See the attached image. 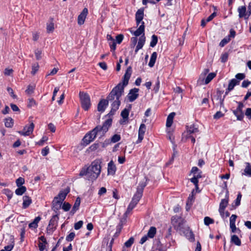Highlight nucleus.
<instances>
[{"mask_svg": "<svg viewBox=\"0 0 251 251\" xmlns=\"http://www.w3.org/2000/svg\"><path fill=\"white\" fill-rule=\"evenodd\" d=\"M242 198V194L240 192L237 195V198L235 200V206H238L240 204V201Z\"/></svg>", "mask_w": 251, "mask_h": 251, "instance_id": "nucleus-60", "label": "nucleus"}, {"mask_svg": "<svg viewBox=\"0 0 251 251\" xmlns=\"http://www.w3.org/2000/svg\"><path fill=\"white\" fill-rule=\"evenodd\" d=\"M160 87V81L159 80V77H157V81L156 82V84L153 88V91L155 93H157L159 91Z\"/></svg>", "mask_w": 251, "mask_h": 251, "instance_id": "nucleus-59", "label": "nucleus"}, {"mask_svg": "<svg viewBox=\"0 0 251 251\" xmlns=\"http://www.w3.org/2000/svg\"><path fill=\"white\" fill-rule=\"evenodd\" d=\"M214 222V220L209 217H205L204 219V224L206 226H209L210 224H213Z\"/></svg>", "mask_w": 251, "mask_h": 251, "instance_id": "nucleus-46", "label": "nucleus"}, {"mask_svg": "<svg viewBox=\"0 0 251 251\" xmlns=\"http://www.w3.org/2000/svg\"><path fill=\"white\" fill-rule=\"evenodd\" d=\"M59 214L57 213L55 215L52 216L51 219L50 220L49 222V226H52V228L53 229H56V226H57V222L58 220L59 219Z\"/></svg>", "mask_w": 251, "mask_h": 251, "instance_id": "nucleus-17", "label": "nucleus"}, {"mask_svg": "<svg viewBox=\"0 0 251 251\" xmlns=\"http://www.w3.org/2000/svg\"><path fill=\"white\" fill-rule=\"evenodd\" d=\"M116 171V167L112 160H111L108 164L107 172L108 175H114Z\"/></svg>", "mask_w": 251, "mask_h": 251, "instance_id": "nucleus-18", "label": "nucleus"}, {"mask_svg": "<svg viewBox=\"0 0 251 251\" xmlns=\"http://www.w3.org/2000/svg\"><path fill=\"white\" fill-rule=\"evenodd\" d=\"M34 127V124L31 123L29 126H25L23 129V131L19 132L22 135L29 136L33 132Z\"/></svg>", "mask_w": 251, "mask_h": 251, "instance_id": "nucleus-11", "label": "nucleus"}, {"mask_svg": "<svg viewBox=\"0 0 251 251\" xmlns=\"http://www.w3.org/2000/svg\"><path fill=\"white\" fill-rule=\"evenodd\" d=\"M134 238L131 237L125 243V246L126 248H130L134 243Z\"/></svg>", "mask_w": 251, "mask_h": 251, "instance_id": "nucleus-45", "label": "nucleus"}, {"mask_svg": "<svg viewBox=\"0 0 251 251\" xmlns=\"http://www.w3.org/2000/svg\"><path fill=\"white\" fill-rule=\"evenodd\" d=\"M99 144L98 143H95L89 147V149L91 151H94L96 150L99 148Z\"/></svg>", "mask_w": 251, "mask_h": 251, "instance_id": "nucleus-64", "label": "nucleus"}, {"mask_svg": "<svg viewBox=\"0 0 251 251\" xmlns=\"http://www.w3.org/2000/svg\"><path fill=\"white\" fill-rule=\"evenodd\" d=\"M25 183V179L22 177H19L16 180V185L18 187L23 186V184Z\"/></svg>", "mask_w": 251, "mask_h": 251, "instance_id": "nucleus-48", "label": "nucleus"}, {"mask_svg": "<svg viewBox=\"0 0 251 251\" xmlns=\"http://www.w3.org/2000/svg\"><path fill=\"white\" fill-rule=\"evenodd\" d=\"M28 100V104H27L28 107L31 108V107L36 105V102L35 100L33 98L29 99Z\"/></svg>", "mask_w": 251, "mask_h": 251, "instance_id": "nucleus-54", "label": "nucleus"}, {"mask_svg": "<svg viewBox=\"0 0 251 251\" xmlns=\"http://www.w3.org/2000/svg\"><path fill=\"white\" fill-rule=\"evenodd\" d=\"M216 74L215 73H211L208 75L205 79V84L209 83L215 76Z\"/></svg>", "mask_w": 251, "mask_h": 251, "instance_id": "nucleus-37", "label": "nucleus"}, {"mask_svg": "<svg viewBox=\"0 0 251 251\" xmlns=\"http://www.w3.org/2000/svg\"><path fill=\"white\" fill-rule=\"evenodd\" d=\"M187 132L182 134V140H187L189 138H191V141L192 143H195V137L191 135L193 133L199 132V130L194 124L190 126H187Z\"/></svg>", "mask_w": 251, "mask_h": 251, "instance_id": "nucleus-5", "label": "nucleus"}, {"mask_svg": "<svg viewBox=\"0 0 251 251\" xmlns=\"http://www.w3.org/2000/svg\"><path fill=\"white\" fill-rule=\"evenodd\" d=\"M157 55V54L156 52H153L152 53L150 58V62L148 64L150 67H152L153 66H154L156 60Z\"/></svg>", "mask_w": 251, "mask_h": 251, "instance_id": "nucleus-29", "label": "nucleus"}, {"mask_svg": "<svg viewBox=\"0 0 251 251\" xmlns=\"http://www.w3.org/2000/svg\"><path fill=\"white\" fill-rule=\"evenodd\" d=\"M145 179H146V181L140 182L137 188L136 191L142 194H143L144 189L147 186V181L149 180V179L146 176L145 177Z\"/></svg>", "mask_w": 251, "mask_h": 251, "instance_id": "nucleus-23", "label": "nucleus"}, {"mask_svg": "<svg viewBox=\"0 0 251 251\" xmlns=\"http://www.w3.org/2000/svg\"><path fill=\"white\" fill-rule=\"evenodd\" d=\"M71 207V205L68 203V202H64L63 204V205H62V209L65 211H68L70 210V208Z\"/></svg>", "mask_w": 251, "mask_h": 251, "instance_id": "nucleus-55", "label": "nucleus"}, {"mask_svg": "<svg viewBox=\"0 0 251 251\" xmlns=\"http://www.w3.org/2000/svg\"><path fill=\"white\" fill-rule=\"evenodd\" d=\"M48 140V137H47L46 136H44L42 138V139L36 143V144L40 146H42L44 142L47 141Z\"/></svg>", "mask_w": 251, "mask_h": 251, "instance_id": "nucleus-56", "label": "nucleus"}, {"mask_svg": "<svg viewBox=\"0 0 251 251\" xmlns=\"http://www.w3.org/2000/svg\"><path fill=\"white\" fill-rule=\"evenodd\" d=\"M124 39V35L123 34H119L116 36V40L118 44H121Z\"/></svg>", "mask_w": 251, "mask_h": 251, "instance_id": "nucleus-63", "label": "nucleus"}, {"mask_svg": "<svg viewBox=\"0 0 251 251\" xmlns=\"http://www.w3.org/2000/svg\"><path fill=\"white\" fill-rule=\"evenodd\" d=\"M144 8H141L137 10L135 14V20L137 25H139L144 18Z\"/></svg>", "mask_w": 251, "mask_h": 251, "instance_id": "nucleus-16", "label": "nucleus"}, {"mask_svg": "<svg viewBox=\"0 0 251 251\" xmlns=\"http://www.w3.org/2000/svg\"><path fill=\"white\" fill-rule=\"evenodd\" d=\"M132 107L131 104H129L128 108H125L121 113V116L122 117V118L125 120L127 121L128 119V116L129 111L131 110Z\"/></svg>", "mask_w": 251, "mask_h": 251, "instance_id": "nucleus-22", "label": "nucleus"}, {"mask_svg": "<svg viewBox=\"0 0 251 251\" xmlns=\"http://www.w3.org/2000/svg\"><path fill=\"white\" fill-rule=\"evenodd\" d=\"M109 101H110V100L108 99V96L106 99H101L98 104V111L101 113L103 112L108 105Z\"/></svg>", "mask_w": 251, "mask_h": 251, "instance_id": "nucleus-10", "label": "nucleus"}, {"mask_svg": "<svg viewBox=\"0 0 251 251\" xmlns=\"http://www.w3.org/2000/svg\"><path fill=\"white\" fill-rule=\"evenodd\" d=\"M136 205V204L134 203L133 202L131 201L128 206L126 211L125 213V215L126 216H127V215L129 214L131 212L132 209L135 207Z\"/></svg>", "mask_w": 251, "mask_h": 251, "instance_id": "nucleus-35", "label": "nucleus"}, {"mask_svg": "<svg viewBox=\"0 0 251 251\" xmlns=\"http://www.w3.org/2000/svg\"><path fill=\"white\" fill-rule=\"evenodd\" d=\"M98 134L95 128L87 133L82 139L83 145L84 146L88 145L96 138Z\"/></svg>", "mask_w": 251, "mask_h": 251, "instance_id": "nucleus-8", "label": "nucleus"}, {"mask_svg": "<svg viewBox=\"0 0 251 251\" xmlns=\"http://www.w3.org/2000/svg\"><path fill=\"white\" fill-rule=\"evenodd\" d=\"M49 148L47 146L45 148H43L41 151V154L43 156H46L49 153Z\"/></svg>", "mask_w": 251, "mask_h": 251, "instance_id": "nucleus-61", "label": "nucleus"}, {"mask_svg": "<svg viewBox=\"0 0 251 251\" xmlns=\"http://www.w3.org/2000/svg\"><path fill=\"white\" fill-rule=\"evenodd\" d=\"M34 86L29 85L28 86L25 92L27 95H29L32 94L34 92Z\"/></svg>", "mask_w": 251, "mask_h": 251, "instance_id": "nucleus-47", "label": "nucleus"}, {"mask_svg": "<svg viewBox=\"0 0 251 251\" xmlns=\"http://www.w3.org/2000/svg\"><path fill=\"white\" fill-rule=\"evenodd\" d=\"M146 125L144 124H141L140 126L139 130H138V133L144 135V134L146 132Z\"/></svg>", "mask_w": 251, "mask_h": 251, "instance_id": "nucleus-49", "label": "nucleus"}, {"mask_svg": "<svg viewBox=\"0 0 251 251\" xmlns=\"http://www.w3.org/2000/svg\"><path fill=\"white\" fill-rule=\"evenodd\" d=\"M23 208H27L32 203V200L30 197L28 196H24L23 197Z\"/></svg>", "mask_w": 251, "mask_h": 251, "instance_id": "nucleus-20", "label": "nucleus"}, {"mask_svg": "<svg viewBox=\"0 0 251 251\" xmlns=\"http://www.w3.org/2000/svg\"><path fill=\"white\" fill-rule=\"evenodd\" d=\"M176 115L175 112L171 113L168 116L166 121V126L167 127H171L172 125L173 122V119Z\"/></svg>", "mask_w": 251, "mask_h": 251, "instance_id": "nucleus-25", "label": "nucleus"}, {"mask_svg": "<svg viewBox=\"0 0 251 251\" xmlns=\"http://www.w3.org/2000/svg\"><path fill=\"white\" fill-rule=\"evenodd\" d=\"M246 167L244 169V173H242V175L251 176V163L249 162H246Z\"/></svg>", "mask_w": 251, "mask_h": 251, "instance_id": "nucleus-24", "label": "nucleus"}, {"mask_svg": "<svg viewBox=\"0 0 251 251\" xmlns=\"http://www.w3.org/2000/svg\"><path fill=\"white\" fill-rule=\"evenodd\" d=\"M186 236L190 242H194L195 236L192 230L188 231L186 234Z\"/></svg>", "mask_w": 251, "mask_h": 251, "instance_id": "nucleus-40", "label": "nucleus"}, {"mask_svg": "<svg viewBox=\"0 0 251 251\" xmlns=\"http://www.w3.org/2000/svg\"><path fill=\"white\" fill-rule=\"evenodd\" d=\"M171 223L175 229L176 230L181 231L184 229L185 221L180 216H174L172 218Z\"/></svg>", "mask_w": 251, "mask_h": 251, "instance_id": "nucleus-6", "label": "nucleus"}, {"mask_svg": "<svg viewBox=\"0 0 251 251\" xmlns=\"http://www.w3.org/2000/svg\"><path fill=\"white\" fill-rule=\"evenodd\" d=\"M100 161L95 160L89 167L85 166L80 171L79 176H86L88 180L93 181L99 176L101 172Z\"/></svg>", "mask_w": 251, "mask_h": 251, "instance_id": "nucleus-1", "label": "nucleus"}, {"mask_svg": "<svg viewBox=\"0 0 251 251\" xmlns=\"http://www.w3.org/2000/svg\"><path fill=\"white\" fill-rule=\"evenodd\" d=\"M75 236V232H71L66 237V240L68 242H71L73 241Z\"/></svg>", "mask_w": 251, "mask_h": 251, "instance_id": "nucleus-50", "label": "nucleus"}, {"mask_svg": "<svg viewBox=\"0 0 251 251\" xmlns=\"http://www.w3.org/2000/svg\"><path fill=\"white\" fill-rule=\"evenodd\" d=\"M224 116V114L222 113L221 111H217L213 116V118L215 119H219L220 118L223 117Z\"/></svg>", "mask_w": 251, "mask_h": 251, "instance_id": "nucleus-62", "label": "nucleus"}, {"mask_svg": "<svg viewBox=\"0 0 251 251\" xmlns=\"http://www.w3.org/2000/svg\"><path fill=\"white\" fill-rule=\"evenodd\" d=\"M238 12L239 13V17L240 18H242L243 17H245L247 16L246 11L247 8L246 6H239L238 8Z\"/></svg>", "mask_w": 251, "mask_h": 251, "instance_id": "nucleus-26", "label": "nucleus"}, {"mask_svg": "<svg viewBox=\"0 0 251 251\" xmlns=\"http://www.w3.org/2000/svg\"><path fill=\"white\" fill-rule=\"evenodd\" d=\"M81 106L85 111H88L91 105V100L89 95L83 92H80L79 94Z\"/></svg>", "mask_w": 251, "mask_h": 251, "instance_id": "nucleus-4", "label": "nucleus"}, {"mask_svg": "<svg viewBox=\"0 0 251 251\" xmlns=\"http://www.w3.org/2000/svg\"><path fill=\"white\" fill-rule=\"evenodd\" d=\"M112 92L108 95V99L111 102V109L110 111L107 114V116H111L114 115L116 111L119 109L121 105L120 98L122 96L119 95H115L114 93L111 95Z\"/></svg>", "mask_w": 251, "mask_h": 251, "instance_id": "nucleus-3", "label": "nucleus"}, {"mask_svg": "<svg viewBox=\"0 0 251 251\" xmlns=\"http://www.w3.org/2000/svg\"><path fill=\"white\" fill-rule=\"evenodd\" d=\"M190 180L195 185L196 188L198 189L199 180L198 177H196V176H194V177L190 179Z\"/></svg>", "mask_w": 251, "mask_h": 251, "instance_id": "nucleus-58", "label": "nucleus"}, {"mask_svg": "<svg viewBox=\"0 0 251 251\" xmlns=\"http://www.w3.org/2000/svg\"><path fill=\"white\" fill-rule=\"evenodd\" d=\"M109 45L110 47L111 50L114 51L116 49V43L114 39H112L109 42Z\"/></svg>", "mask_w": 251, "mask_h": 251, "instance_id": "nucleus-52", "label": "nucleus"}, {"mask_svg": "<svg viewBox=\"0 0 251 251\" xmlns=\"http://www.w3.org/2000/svg\"><path fill=\"white\" fill-rule=\"evenodd\" d=\"M144 31H145L144 22H142L141 25L139 26V27L138 28V29L133 32V34L136 37L139 36L140 35H142V34H143V35H145Z\"/></svg>", "mask_w": 251, "mask_h": 251, "instance_id": "nucleus-21", "label": "nucleus"}, {"mask_svg": "<svg viewBox=\"0 0 251 251\" xmlns=\"http://www.w3.org/2000/svg\"><path fill=\"white\" fill-rule=\"evenodd\" d=\"M50 20L51 22L50 24H47V31L48 33L52 32L54 29V23L52 22L53 19L50 18Z\"/></svg>", "mask_w": 251, "mask_h": 251, "instance_id": "nucleus-38", "label": "nucleus"}, {"mask_svg": "<svg viewBox=\"0 0 251 251\" xmlns=\"http://www.w3.org/2000/svg\"><path fill=\"white\" fill-rule=\"evenodd\" d=\"M239 84V81L233 78L229 81L228 85V90L231 91L234 89V87L236 85H238Z\"/></svg>", "mask_w": 251, "mask_h": 251, "instance_id": "nucleus-27", "label": "nucleus"}, {"mask_svg": "<svg viewBox=\"0 0 251 251\" xmlns=\"http://www.w3.org/2000/svg\"><path fill=\"white\" fill-rule=\"evenodd\" d=\"M230 40L229 37H226L224 38L222 41L220 42L219 44V46L221 47H224L226 44H227Z\"/></svg>", "mask_w": 251, "mask_h": 251, "instance_id": "nucleus-44", "label": "nucleus"}, {"mask_svg": "<svg viewBox=\"0 0 251 251\" xmlns=\"http://www.w3.org/2000/svg\"><path fill=\"white\" fill-rule=\"evenodd\" d=\"M122 229V228L121 227V225H117V226H116V232L115 233L114 235H113V237L114 238L118 237L119 236Z\"/></svg>", "mask_w": 251, "mask_h": 251, "instance_id": "nucleus-53", "label": "nucleus"}, {"mask_svg": "<svg viewBox=\"0 0 251 251\" xmlns=\"http://www.w3.org/2000/svg\"><path fill=\"white\" fill-rule=\"evenodd\" d=\"M228 57V54L227 52H225L221 55L220 59L222 63H225L227 61Z\"/></svg>", "mask_w": 251, "mask_h": 251, "instance_id": "nucleus-51", "label": "nucleus"}, {"mask_svg": "<svg viewBox=\"0 0 251 251\" xmlns=\"http://www.w3.org/2000/svg\"><path fill=\"white\" fill-rule=\"evenodd\" d=\"M83 224V222L82 221H79L78 222L75 224L74 228L75 230L79 229L82 226Z\"/></svg>", "mask_w": 251, "mask_h": 251, "instance_id": "nucleus-57", "label": "nucleus"}, {"mask_svg": "<svg viewBox=\"0 0 251 251\" xmlns=\"http://www.w3.org/2000/svg\"><path fill=\"white\" fill-rule=\"evenodd\" d=\"M2 193L7 197L8 201L12 198L13 195V192L9 189H4Z\"/></svg>", "mask_w": 251, "mask_h": 251, "instance_id": "nucleus-36", "label": "nucleus"}, {"mask_svg": "<svg viewBox=\"0 0 251 251\" xmlns=\"http://www.w3.org/2000/svg\"><path fill=\"white\" fill-rule=\"evenodd\" d=\"M156 233V227L154 226H151L149 229L147 235L148 236L149 238H152L154 237Z\"/></svg>", "mask_w": 251, "mask_h": 251, "instance_id": "nucleus-30", "label": "nucleus"}, {"mask_svg": "<svg viewBox=\"0 0 251 251\" xmlns=\"http://www.w3.org/2000/svg\"><path fill=\"white\" fill-rule=\"evenodd\" d=\"M87 13L88 9L86 8H84L78 16L77 23L79 25H82L84 24Z\"/></svg>", "mask_w": 251, "mask_h": 251, "instance_id": "nucleus-14", "label": "nucleus"}, {"mask_svg": "<svg viewBox=\"0 0 251 251\" xmlns=\"http://www.w3.org/2000/svg\"><path fill=\"white\" fill-rule=\"evenodd\" d=\"M70 188L67 187L65 189L60 191L58 195L54 198H57V200L61 201L63 202L65 199L68 194L70 192Z\"/></svg>", "mask_w": 251, "mask_h": 251, "instance_id": "nucleus-15", "label": "nucleus"}, {"mask_svg": "<svg viewBox=\"0 0 251 251\" xmlns=\"http://www.w3.org/2000/svg\"><path fill=\"white\" fill-rule=\"evenodd\" d=\"M145 41L146 37L144 35H142L139 39L137 46L142 49L145 43Z\"/></svg>", "mask_w": 251, "mask_h": 251, "instance_id": "nucleus-39", "label": "nucleus"}, {"mask_svg": "<svg viewBox=\"0 0 251 251\" xmlns=\"http://www.w3.org/2000/svg\"><path fill=\"white\" fill-rule=\"evenodd\" d=\"M132 73V68L129 66L123 76L122 82H120L115 87H114L110 92L111 95L114 93L115 95L122 96L124 93L125 87L128 84L129 79L131 76Z\"/></svg>", "mask_w": 251, "mask_h": 251, "instance_id": "nucleus-2", "label": "nucleus"}, {"mask_svg": "<svg viewBox=\"0 0 251 251\" xmlns=\"http://www.w3.org/2000/svg\"><path fill=\"white\" fill-rule=\"evenodd\" d=\"M62 201L57 199V198H54L52 202V210H53L56 214L58 213V211L61 207Z\"/></svg>", "mask_w": 251, "mask_h": 251, "instance_id": "nucleus-13", "label": "nucleus"}, {"mask_svg": "<svg viewBox=\"0 0 251 251\" xmlns=\"http://www.w3.org/2000/svg\"><path fill=\"white\" fill-rule=\"evenodd\" d=\"M4 124L6 127H12L14 125V120L10 117L6 118L4 120Z\"/></svg>", "mask_w": 251, "mask_h": 251, "instance_id": "nucleus-33", "label": "nucleus"}, {"mask_svg": "<svg viewBox=\"0 0 251 251\" xmlns=\"http://www.w3.org/2000/svg\"><path fill=\"white\" fill-rule=\"evenodd\" d=\"M234 115L237 117V119L239 121H242L244 117V113H239V111L237 110V109L233 111Z\"/></svg>", "mask_w": 251, "mask_h": 251, "instance_id": "nucleus-34", "label": "nucleus"}, {"mask_svg": "<svg viewBox=\"0 0 251 251\" xmlns=\"http://www.w3.org/2000/svg\"><path fill=\"white\" fill-rule=\"evenodd\" d=\"M139 91V89L136 88L130 90L127 95L128 100L130 102H133L137 99L139 96V94H138Z\"/></svg>", "mask_w": 251, "mask_h": 251, "instance_id": "nucleus-12", "label": "nucleus"}, {"mask_svg": "<svg viewBox=\"0 0 251 251\" xmlns=\"http://www.w3.org/2000/svg\"><path fill=\"white\" fill-rule=\"evenodd\" d=\"M112 119H108L103 123L102 126H97L94 128L98 133L102 132V135H104L108 130L109 127L112 125Z\"/></svg>", "mask_w": 251, "mask_h": 251, "instance_id": "nucleus-7", "label": "nucleus"}, {"mask_svg": "<svg viewBox=\"0 0 251 251\" xmlns=\"http://www.w3.org/2000/svg\"><path fill=\"white\" fill-rule=\"evenodd\" d=\"M142 195H143V194L136 191V193L133 196L131 201L133 202L134 203H135V204L137 205L138 201H140V200L142 198Z\"/></svg>", "mask_w": 251, "mask_h": 251, "instance_id": "nucleus-28", "label": "nucleus"}, {"mask_svg": "<svg viewBox=\"0 0 251 251\" xmlns=\"http://www.w3.org/2000/svg\"><path fill=\"white\" fill-rule=\"evenodd\" d=\"M26 191V188L24 186L18 187L15 190V193L17 195L21 196Z\"/></svg>", "mask_w": 251, "mask_h": 251, "instance_id": "nucleus-32", "label": "nucleus"}, {"mask_svg": "<svg viewBox=\"0 0 251 251\" xmlns=\"http://www.w3.org/2000/svg\"><path fill=\"white\" fill-rule=\"evenodd\" d=\"M80 198L79 197H77L75 200V203L73 206L71 211H70V214L71 215H74L75 213V212L78 210L80 204Z\"/></svg>", "mask_w": 251, "mask_h": 251, "instance_id": "nucleus-19", "label": "nucleus"}, {"mask_svg": "<svg viewBox=\"0 0 251 251\" xmlns=\"http://www.w3.org/2000/svg\"><path fill=\"white\" fill-rule=\"evenodd\" d=\"M228 191L227 190L225 199H222L220 203L219 211L221 215H223L224 214V210L228 204Z\"/></svg>", "mask_w": 251, "mask_h": 251, "instance_id": "nucleus-9", "label": "nucleus"}, {"mask_svg": "<svg viewBox=\"0 0 251 251\" xmlns=\"http://www.w3.org/2000/svg\"><path fill=\"white\" fill-rule=\"evenodd\" d=\"M158 42V37L155 35H153L151 36V40L150 43V46L151 47H154L156 46Z\"/></svg>", "mask_w": 251, "mask_h": 251, "instance_id": "nucleus-41", "label": "nucleus"}, {"mask_svg": "<svg viewBox=\"0 0 251 251\" xmlns=\"http://www.w3.org/2000/svg\"><path fill=\"white\" fill-rule=\"evenodd\" d=\"M231 242L237 246H240L241 242L240 239L236 235H233L231 237Z\"/></svg>", "mask_w": 251, "mask_h": 251, "instance_id": "nucleus-31", "label": "nucleus"}, {"mask_svg": "<svg viewBox=\"0 0 251 251\" xmlns=\"http://www.w3.org/2000/svg\"><path fill=\"white\" fill-rule=\"evenodd\" d=\"M39 68V66L38 63L33 64L32 65V71L31 72V74L32 75H35V74L38 71Z\"/></svg>", "mask_w": 251, "mask_h": 251, "instance_id": "nucleus-43", "label": "nucleus"}, {"mask_svg": "<svg viewBox=\"0 0 251 251\" xmlns=\"http://www.w3.org/2000/svg\"><path fill=\"white\" fill-rule=\"evenodd\" d=\"M121 137L120 135L115 134L113 136H112L110 140L111 143H115L121 140Z\"/></svg>", "mask_w": 251, "mask_h": 251, "instance_id": "nucleus-42", "label": "nucleus"}]
</instances>
